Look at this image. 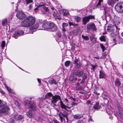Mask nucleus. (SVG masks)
I'll list each match as a JSON object with an SVG mask.
<instances>
[{"instance_id":"1","label":"nucleus","mask_w":123,"mask_h":123,"mask_svg":"<svg viewBox=\"0 0 123 123\" xmlns=\"http://www.w3.org/2000/svg\"><path fill=\"white\" fill-rule=\"evenodd\" d=\"M35 22V19L34 17L29 16L23 21L21 23V24L23 27H28L33 25Z\"/></svg>"},{"instance_id":"2","label":"nucleus","mask_w":123,"mask_h":123,"mask_svg":"<svg viewBox=\"0 0 123 123\" xmlns=\"http://www.w3.org/2000/svg\"><path fill=\"white\" fill-rule=\"evenodd\" d=\"M45 98L51 100L52 104L55 103L58 101V99H61V97L58 95L53 96L51 92L48 93L45 95Z\"/></svg>"},{"instance_id":"3","label":"nucleus","mask_w":123,"mask_h":123,"mask_svg":"<svg viewBox=\"0 0 123 123\" xmlns=\"http://www.w3.org/2000/svg\"><path fill=\"white\" fill-rule=\"evenodd\" d=\"M107 31L108 32H111V35L112 36L115 35L117 32L119 30L116 25L115 23L113 25L111 24L109 25L108 27Z\"/></svg>"},{"instance_id":"4","label":"nucleus","mask_w":123,"mask_h":123,"mask_svg":"<svg viewBox=\"0 0 123 123\" xmlns=\"http://www.w3.org/2000/svg\"><path fill=\"white\" fill-rule=\"evenodd\" d=\"M25 105L26 106L30 105V108L32 110H36V108L35 104L33 100L31 101L25 99Z\"/></svg>"},{"instance_id":"5","label":"nucleus","mask_w":123,"mask_h":123,"mask_svg":"<svg viewBox=\"0 0 123 123\" xmlns=\"http://www.w3.org/2000/svg\"><path fill=\"white\" fill-rule=\"evenodd\" d=\"M95 19L94 16L89 15L88 16H86L82 18V23L84 25H86L87 22H89L90 19Z\"/></svg>"},{"instance_id":"6","label":"nucleus","mask_w":123,"mask_h":123,"mask_svg":"<svg viewBox=\"0 0 123 123\" xmlns=\"http://www.w3.org/2000/svg\"><path fill=\"white\" fill-rule=\"evenodd\" d=\"M49 30L51 31L55 32L57 30V28L55 25L53 23H49Z\"/></svg>"},{"instance_id":"7","label":"nucleus","mask_w":123,"mask_h":123,"mask_svg":"<svg viewBox=\"0 0 123 123\" xmlns=\"http://www.w3.org/2000/svg\"><path fill=\"white\" fill-rule=\"evenodd\" d=\"M17 18L20 20L25 19L26 17L25 14L22 11H20L16 14Z\"/></svg>"},{"instance_id":"8","label":"nucleus","mask_w":123,"mask_h":123,"mask_svg":"<svg viewBox=\"0 0 123 123\" xmlns=\"http://www.w3.org/2000/svg\"><path fill=\"white\" fill-rule=\"evenodd\" d=\"M1 107L2 108L0 109V114L2 113L8 112V111L10 110L9 107L5 104L3 105V106Z\"/></svg>"},{"instance_id":"9","label":"nucleus","mask_w":123,"mask_h":123,"mask_svg":"<svg viewBox=\"0 0 123 123\" xmlns=\"http://www.w3.org/2000/svg\"><path fill=\"white\" fill-rule=\"evenodd\" d=\"M73 74L80 77L83 75V71L77 69L74 70L73 72Z\"/></svg>"},{"instance_id":"10","label":"nucleus","mask_w":123,"mask_h":123,"mask_svg":"<svg viewBox=\"0 0 123 123\" xmlns=\"http://www.w3.org/2000/svg\"><path fill=\"white\" fill-rule=\"evenodd\" d=\"M87 29L91 30L92 29L94 31H96V27L95 25L93 23H88L87 25Z\"/></svg>"},{"instance_id":"11","label":"nucleus","mask_w":123,"mask_h":123,"mask_svg":"<svg viewBox=\"0 0 123 123\" xmlns=\"http://www.w3.org/2000/svg\"><path fill=\"white\" fill-rule=\"evenodd\" d=\"M123 8V2L118 3L115 6V10L117 11H119Z\"/></svg>"},{"instance_id":"12","label":"nucleus","mask_w":123,"mask_h":123,"mask_svg":"<svg viewBox=\"0 0 123 123\" xmlns=\"http://www.w3.org/2000/svg\"><path fill=\"white\" fill-rule=\"evenodd\" d=\"M41 6H43L42 8L43 9H42V12H43V13L44 14H46L47 12H48L49 10L48 8L44 6L43 5H38L37 7L34 9V10H37L38 8L40 7Z\"/></svg>"},{"instance_id":"13","label":"nucleus","mask_w":123,"mask_h":123,"mask_svg":"<svg viewBox=\"0 0 123 123\" xmlns=\"http://www.w3.org/2000/svg\"><path fill=\"white\" fill-rule=\"evenodd\" d=\"M79 62L78 60V59H75L74 61V64H75V67L77 68H80L81 64Z\"/></svg>"},{"instance_id":"14","label":"nucleus","mask_w":123,"mask_h":123,"mask_svg":"<svg viewBox=\"0 0 123 123\" xmlns=\"http://www.w3.org/2000/svg\"><path fill=\"white\" fill-rule=\"evenodd\" d=\"M118 0H108L107 1V3L109 5L113 7L116 2V1Z\"/></svg>"},{"instance_id":"15","label":"nucleus","mask_w":123,"mask_h":123,"mask_svg":"<svg viewBox=\"0 0 123 123\" xmlns=\"http://www.w3.org/2000/svg\"><path fill=\"white\" fill-rule=\"evenodd\" d=\"M49 23L48 22H46L42 26L43 29L42 30H47L49 29Z\"/></svg>"},{"instance_id":"16","label":"nucleus","mask_w":123,"mask_h":123,"mask_svg":"<svg viewBox=\"0 0 123 123\" xmlns=\"http://www.w3.org/2000/svg\"><path fill=\"white\" fill-rule=\"evenodd\" d=\"M99 72L100 73L99 76V78H106V75L103 71L100 70Z\"/></svg>"},{"instance_id":"17","label":"nucleus","mask_w":123,"mask_h":123,"mask_svg":"<svg viewBox=\"0 0 123 123\" xmlns=\"http://www.w3.org/2000/svg\"><path fill=\"white\" fill-rule=\"evenodd\" d=\"M39 25L38 24H36L34 25L32 27L30 28V30L33 32L35 31L36 29L37 28Z\"/></svg>"},{"instance_id":"18","label":"nucleus","mask_w":123,"mask_h":123,"mask_svg":"<svg viewBox=\"0 0 123 123\" xmlns=\"http://www.w3.org/2000/svg\"><path fill=\"white\" fill-rule=\"evenodd\" d=\"M59 99L60 100V104L61 105V107L62 108L65 109L67 111H68L66 109V107L67 106L64 105V104L63 103V102L61 100V99Z\"/></svg>"},{"instance_id":"19","label":"nucleus","mask_w":123,"mask_h":123,"mask_svg":"<svg viewBox=\"0 0 123 123\" xmlns=\"http://www.w3.org/2000/svg\"><path fill=\"white\" fill-rule=\"evenodd\" d=\"M4 85L5 87L7 89L9 92L12 93H14V91L13 90H12L6 84H4Z\"/></svg>"},{"instance_id":"20","label":"nucleus","mask_w":123,"mask_h":123,"mask_svg":"<svg viewBox=\"0 0 123 123\" xmlns=\"http://www.w3.org/2000/svg\"><path fill=\"white\" fill-rule=\"evenodd\" d=\"M121 84V83L119 79L117 78H116L115 82L116 86L117 87H119L120 86Z\"/></svg>"},{"instance_id":"21","label":"nucleus","mask_w":123,"mask_h":123,"mask_svg":"<svg viewBox=\"0 0 123 123\" xmlns=\"http://www.w3.org/2000/svg\"><path fill=\"white\" fill-rule=\"evenodd\" d=\"M62 11L63 15L64 16H67L69 14L68 11L66 10H63Z\"/></svg>"},{"instance_id":"22","label":"nucleus","mask_w":123,"mask_h":123,"mask_svg":"<svg viewBox=\"0 0 123 123\" xmlns=\"http://www.w3.org/2000/svg\"><path fill=\"white\" fill-rule=\"evenodd\" d=\"M94 108L95 109H99L101 107V106L99 105V103L98 102L96 103L95 105L93 106Z\"/></svg>"},{"instance_id":"23","label":"nucleus","mask_w":123,"mask_h":123,"mask_svg":"<svg viewBox=\"0 0 123 123\" xmlns=\"http://www.w3.org/2000/svg\"><path fill=\"white\" fill-rule=\"evenodd\" d=\"M26 114L30 118H31L32 117L33 113L31 110H29L27 112Z\"/></svg>"},{"instance_id":"24","label":"nucleus","mask_w":123,"mask_h":123,"mask_svg":"<svg viewBox=\"0 0 123 123\" xmlns=\"http://www.w3.org/2000/svg\"><path fill=\"white\" fill-rule=\"evenodd\" d=\"M97 39L95 37L93 36L90 37V40L93 43H95L96 42Z\"/></svg>"},{"instance_id":"25","label":"nucleus","mask_w":123,"mask_h":123,"mask_svg":"<svg viewBox=\"0 0 123 123\" xmlns=\"http://www.w3.org/2000/svg\"><path fill=\"white\" fill-rule=\"evenodd\" d=\"M74 18L76 20V22L77 23L80 22L81 19L80 17L76 16H74Z\"/></svg>"},{"instance_id":"26","label":"nucleus","mask_w":123,"mask_h":123,"mask_svg":"<svg viewBox=\"0 0 123 123\" xmlns=\"http://www.w3.org/2000/svg\"><path fill=\"white\" fill-rule=\"evenodd\" d=\"M49 83L51 84H54L56 85L57 84V82L54 79H52L49 81Z\"/></svg>"},{"instance_id":"27","label":"nucleus","mask_w":123,"mask_h":123,"mask_svg":"<svg viewBox=\"0 0 123 123\" xmlns=\"http://www.w3.org/2000/svg\"><path fill=\"white\" fill-rule=\"evenodd\" d=\"M105 12L107 13V14L109 15H110L111 12H112V11L111 10V9H105Z\"/></svg>"},{"instance_id":"28","label":"nucleus","mask_w":123,"mask_h":123,"mask_svg":"<svg viewBox=\"0 0 123 123\" xmlns=\"http://www.w3.org/2000/svg\"><path fill=\"white\" fill-rule=\"evenodd\" d=\"M82 117V116L79 114L75 115L74 116V118L76 119H79L80 118Z\"/></svg>"},{"instance_id":"29","label":"nucleus","mask_w":123,"mask_h":123,"mask_svg":"<svg viewBox=\"0 0 123 123\" xmlns=\"http://www.w3.org/2000/svg\"><path fill=\"white\" fill-rule=\"evenodd\" d=\"M7 23V20L6 18L4 19L2 21V25L3 26L6 25Z\"/></svg>"},{"instance_id":"30","label":"nucleus","mask_w":123,"mask_h":123,"mask_svg":"<svg viewBox=\"0 0 123 123\" xmlns=\"http://www.w3.org/2000/svg\"><path fill=\"white\" fill-rule=\"evenodd\" d=\"M100 46L102 49L103 52H104V51L106 49L103 44L102 43L100 44Z\"/></svg>"},{"instance_id":"31","label":"nucleus","mask_w":123,"mask_h":123,"mask_svg":"<svg viewBox=\"0 0 123 123\" xmlns=\"http://www.w3.org/2000/svg\"><path fill=\"white\" fill-rule=\"evenodd\" d=\"M68 23L70 26H71V25L77 26L78 25V24L73 23V22L70 21H69Z\"/></svg>"},{"instance_id":"32","label":"nucleus","mask_w":123,"mask_h":123,"mask_svg":"<svg viewBox=\"0 0 123 123\" xmlns=\"http://www.w3.org/2000/svg\"><path fill=\"white\" fill-rule=\"evenodd\" d=\"M71 62L69 61H66L65 63V66L67 67L68 66L70 63Z\"/></svg>"},{"instance_id":"33","label":"nucleus","mask_w":123,"mask_h":123,"mask_svg":"<svg viewBox=\"0 0 123 123\" xmlns=\"http://www.w3.org/2000/svg\"><path fill=\"white\" fill-rule=\"evenodd\" d=\"M18 33L19 35L20 36L23 35L24 33V32L21 31H17V32L16 33Z\"/></svg>"},{"instance_id":"34","label":"nucleus","mask_w":123,"mask_h":123,"mask_svg":"<svg viewBox=\"0 0 123 123\" xmlns=\"http://www.w3.org/2000/svg\"><path fill=\"white\" fill-rule=\"evenodd\" d=\"M100 39L101 41H105V37L104 36H101L99 38Z\"/></svg>"},{"instance_id":"35","label":"nucleus","mask_w":123,"mask_h":123,"mask_svg":"<svg viewBox=\"0 0 123 123\" xmlns=\"http://www.w3.org/2000/svg\"><path fill=\"white\" fill-rule=\"evenodd\" d=\"M82 37L83 39H85L86 40H88L89 39V38L88 36H85L83 35H82Z\"/></svg>"},{"instance_id":"36","label":"nucleus","mask_w":123,"mask_h":123,"mask_svg":"<svg viewBox=\"0 0 123 123\" xmlns=\"http://www.w3.org/2000/svg\"><path fill=\"white\" fill-rule=\"evenodd\" d=\"M83 75L82 76V79L83 80H85L86 78H87V75L85 73H83Z\"/></svg>"},{"instance_id":"37","label":"nucleus","mask_w":123,"mask_h":123,"mask_svg":"<svg viewBox=\"0 0 123 123\" xmlns=\"http://www.w3.org/2000/svg\"><path fill=\"white\" fill-rule=\"evenodd\" d=\"M91 66L92 67V69H93V71L95 70V68L97 67L96 64L94 65H92Z\"/></svg>"},{"instance_id":"38","label":"nucleus","mask_w":123,"mask_h":123,"mask_svg":"<svg viewBox=\"0 0 123 123\" xmlns=\"http://www.w3.org/2000/svg\"><path fill=\"white\" fill-rule=\"evenodd\" d=\"M106 56V54L105 53H104L102 54V55L100 58L104 59L105 58Z\"/></svg>"},{"instance_id":"39","label":"nucleus","mask_w":123,"mask_h":123,"mask_svg":"<svg viewBox=\"0 0 123 123\" xmlns=\"http://www.w3.org/2000/svg\"><path fill=\"white\" fill-rule=\"evenodd\" d=\"M26 3L27 4H28L29 3H32L33 2V0H25Z\"/></svg>"},{"instance_id":"40","label":"nucleus","mask_w":123,"mask_h":123,"mask_svg":"<svg viewBox=\"0 0 123 123\" xmlns=\"http://www.w3.org/2000/svg\"><path fill=\"white\" fill-rule=\"evenodd\" d=\"M24 116L22 115H20L18 117L17 120H19L22 119L24 118Z\"/></svg>"},{"instance_id":"41","label":"nucleus","mask_w":123,"mask_h":123,"mask_svg":"<svg viewBox=\"0 0 123 123\" xmlns=\"http://www.w3.org/2000/svg\"><path fill=\"white\" fill-rule=\"evenodd\" d=\"M6 43L5 41H3L2 42V47L3 49H4V48L5 46Z\"/></svg>"},{"instance_id":"42","label":"nucleus","mask_w":123,"mask_h":123,"mask_svg":"<svg viewBox=\"0 0 123 123\" xmlns=\"http://www.w3.org/2000/svg\"><path fill=\"white\" fill-rule=\"evenodd\" d=\"M53 14L54 16L56 18H58V16L57 14H56V13L54 12V13H53Z\"/></svg>"},{"instance_id":"43","label":"nucleus","mask_w":123,"mask_h":123,"mask_svg":"<svg viewBox=\"0 0 123 123\" xmlns=\"http://www.w3.org/2000/svg\"><path fill=\"white\" fill-rule=\"evenodd\" d=\"M17 32V31H16L14 34V37L16 38L17 37H18L19 35L18 34V33H16Z\"/></svg>"},{"instance_id":"44","label":"nucleus","mask_w":123,"mask_h":123,"mask_svg":"<svg viewBox=\"0 0 123 123\" xmlns=\"http://www.w3.org/2000/svg\"><path fill=\"white\" fill-rule=\"evenodd\" d=\"M62 115L61 113L59 114V116L61 120V122H63V118L61 116Z\"/></svg>"},{"instance_id":"45","label":"nucleus","mask_w":123,"mask_h":123,"mask_svg":"<svg viewBox=\"0 0 123 123\" xmlns=\"http://www.w3.org/2000/svg\"><path fill=\"white\" fill-rule=\"evenodd\" d=\"M4 104L2 101L0 99V107H2Z\"/></svg>"},{"instance_id":"46","label":"nucleus","mask_w":123,"mask_h":123,"mask_svg":"<svg viewBox=\"0 0 123 123\" xmlns=\"http://www.w3.org/2000/svg\"><path fill=\"white\" fill-rule=\"evenodd\" d=\"M77 105V103L74 102H72L71 104V105L72 106H74L75 105Z\"/></svg>"},{"instance_id":"47","label":"nucleus","mask_w":123,"mask_h":123,"mask_svg":"<svg viewBox=\"0 0 123 123\" xmlns=\"http://www.w3.org/2000/svg\"><path fill=\"white\" fill-rule=\"evenodd\" d=\"M61 114L62 115V116H63L64 117H65L66 118L67 120L68 121V118L67 117V115L66 114H63L62 113H61Z\"/></svg>"},{"instance_id":"48","label":"nucleus","mask_w":123,"mask_h":123,"mask_svg":"<svg viewBox=\"0 0 123 123\" xmlns=\"http://www.w3.org/2000/svg\"><path fill=\"white\" fill-rule=\"evenodd\" d=\"M76 88L77 90H82L83 89L82 87H77Z\"/></svg>"},{"instance_id":"49","label":"nucleus","mask_w":123,"mask_h":123,"mask_svg":"<svg viewBox=\"0 0 123 123\" xmlns=\"http://www.w3.org/2000/svg\"><path fill=\"white\" fill-rule=\"evenodd\" d=\"M15 105L19 107V104L18 102L16 101H15Z\"/></svg>"},{"instance_id":"50","label":"nucleus","mask_w":123,"mask_h":123,"mask_svg":"<svg viewBox=\"0 0 123 123\" xmlns=\"http://www.w3.org/2000/svg\"><path fill=\"white\" fill-rule=\"evenodd\" d=\"M68 26V25L67 23H63L62 25V26H65L66 27H67Z\"/></svg>"},{"instance_id":"51","label":"nucleus","mask_w":123,"mask_h":123,"mask_svg":"<svg viewBox=\"0 0 123 123\" xmlns=\"http://www.w3.org/2000/svg\"><path fill=\"white\" fill-rule=\"evenodd\" d=\"M70 98H71V100H72V102H75L76 101V99L75 98H73L72 97H71Z\"/></svg>"},{"instance_id":"52","label":"nucleus","mask_w":123,"mask_h":123,"mask_svg":"<svg viewBox=\"0 0 123 123\" xmlns=\"http://www.w3.org/2000/svg\"><path fill=\"white\" fill-rule=\"evenodd\" d=\"M18 116L17 115H15L14 117V121L17 120V118L18 117Z\"/></svg>"},{"instance_id":"53","label":"nucleus","mask_w":123,"mask_h":123,"mask_svg":"<svg viewBox=\"0 0 123 123\" xmlns=\"http://www.w3.org/2000/svg\"><path fill=\"white\" fill-rule=\"evenodd\" d=\"M77 123H84V122L82 120H80L78 121Z\"/></svg>"},{"instance_id":"54","label":"nucleus","mask_w":123,"mask_h":123,"mask_svg":"<svg viewBox=\"0 0 123 123\" xmlns=\"http://www.w3.org/2000/svg\"><path fill=\"white\" fill-rule=\"evenodd\" d=\"M93 122V121L92 120V119L91 117H90L89 119V123H90V122Z\"/></svg>"},{"instance_id":"55","label":"nucleus","mask_w":123,"mask_h":123,"mask_svg":"<svg viewBox=\"0 0 123 123\" xmlns=\"http://www.w3.org/2000/svg\"><path fill=\"white\" fill-rule=\"evenodd\" d=\"M0 92L3 94H5V92L4 91L2 90L0 88Z\"/></svg>"},{"instance_id":"56","label":"nucleus","mask_w":123,"mask_h":123,"mask_svg":"<svg viewBox=\"0 0 123 123\" xmlns=\"http://www.w3.org/2000/svg\"><path fill=\"white\" fill-rule=\"evenodd\" d=\"M62 31H63L64 32H65L66 31V30H65V26H62Z\"/></svg>"},{"instance_id":"57","label":"nucleus","mask_w":123,"mask_h":123,"mask_svg":"<svg viewBox=\"0 0 123 123\" xmlns=\"http://www.w3.org/2000/svg\"><path fill=\"white\" fill-rule=\"evenodd\" d=\"M117 114L120 117H121L122 115V114L120 113V111L119 112H117Z\"/></svg>"},{"instance_id":"58","label":"nucleus","mask_w":123,"mask_h":123,"mask_svg":"<svg viewBox=\"0 0 123 123\" xmlns=\"http://www.w3.org/2000/svg\"><path fill=\"white\" fill-rule=\"evenodd\" d=\"M57 35L58 36L60 37H61V34L60 32H57Z\"/></svg>"},{"instance_id":"59","label":"nucleus","mask_w":123,"mask_h":123,"mask_svg":"<svg viewBox=\"0 0 123 123\" xmlns=\"http://www.w3.org/2000/svg\"><path fill=\"white\" fill-rule=\"evenodd\" d=\"M73 79H74L73 76H71L70 77V78H69V79H70V80L72 81L73 80Z\"/></svg>"},{"instance_id":"60","label":"nucleus","mask_w":123,"mask_h":123,"mask_svg":"<svg viewBox=\"0 0 123 123\" xmlns=\"http://www.w3.org/2000/svg\"><path fill=\"white\" fill-rule=\"evenodd\" d=\"M94 93L97 95H98L100 94V93H98L96 91H95L94 92Z\"/></svg>"},{"instance_id":"61","label":"nucleus","mask_w":123,"mask_h":123,"mask_svg":"<svg viewBox=\"0 0 123 123\" xmlns=\"http://www.w3.org/2000/svg\"><path fill=\"white\" fill-rule=\"evenodd\" d=\"M86 103L88 104H90L91 103V102L90 101L88 100H87L86 102Z\"/></svg>"},{"instance_id":"62","label":"nucleus","mask_w":123,"mask_h":123,"mask_svg":"<svg viewBox=\"0 0 123 123\" xmlns=\"http://www.w3.org/2000/svg\"><path fill=\"white\" fill-rule=\"evenodd\" d=\"M85 80H83L82 79V80L80 82V83L81 84H83L85 82Z\"/></svg>"},{"instance_id":"63","label":"nucleus","mask_w":123,"mask_h":123,"mask_svg":"<svg viewBox=\"0 0 123 123\" xmlns=\"http://www.w3.org/2000/svg\"><path fill=\"white\" fill-rule=\"evenodd\" d=\"M32 5H30L29 6V8L30 9H31L32 8Z\"/></svg>"},{"instance_id":"64","label":"nucleus","mask_w":123,"mask_h":123,"mask_svg":"<svg viewBox=\"0 0 123 123\" xmlns=\"http://www.w3.org/2000/svg\"><path fill=\"white\" fill-rule=\"evenodd\" d=\"M94 58L97 59H99V57H94Z\"/></svg>"}]
</instances>
